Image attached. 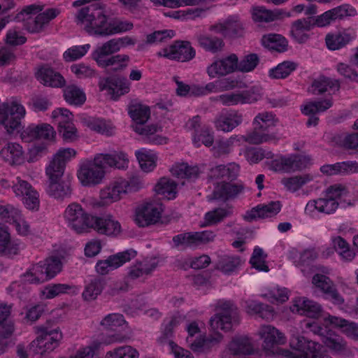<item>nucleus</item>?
<instances>
[{
    "mask_svg": "<svg viewBox=\"0 0 358 358\" xmlns=\"http://www.w3.org/2000/svg\"><path fill=\"white\" fill-rule=\"evenodd\" d=\"M75 22L77 24L83 25L88 34L101 37L128 31L134 27L132 22L113 17L110 10L102 3L79 9Z\"/></svg>",
    "mask_w": 358,
    "mask_h": 358,
    "instance_id": "obj_1",
    "label": "nucleus"
},
{
    "mask_svg": "<svg viewBox=\"0 0 358 358\" xmlns=\"http://www.w3.org/2000/svg\"><path fill=\"white\" fill-rule=\"evenodd\" d=\"M119 46L115 38H112L97 46L92 52V58L101 69L111 68L113 72L122 71L129 65L130 57L128 55L118 54Z\"/></svg>",
    "mask_w": 358,
    "mask_h": 358,
    "instance_id": "obj_2",
    "label": "nucleus"
},
{
    "mask_svg": "<svg viewBox=\"0 0 358 358\" xmlns=\"http://www.w3.org/2000/svg\"><path fill=\"white\" fill-rule=\"evenodd\" d=\"M128 113L131 118L136 123L134 131L143 136L145 143L162 145L166 143V138L156 134L157 127L155 125H144L150 117L149 107L140 103H132L129 106Z\"/></svg>",
    "mask_w": 358,
    "mask_h": 358,
    "instance_id": "obj_3",
    "label": "nucleus"
},
{
    "mask_svg": "<svg viewBox=\"0 0 358 358\" xmlns=\"http://www.w3.org/2000/svg\"><path fill=\"white\" fill-rule=\"evenodd\" d=\"M277 120L271 112L258 113L253 120V130L240 136L238 141L257 145L276 139L275 134H269V129L276 125Z\"/></svg>",
    "mask_w": 358,
    "mask_h": 358,
    "instance_id": "obj_4",
    "label": "nucleus"
},
{
    "mask_svg": "<svg viewBox=\"0 0 358 358\" xmlns=\"http://www.w3.org/2000/svg\"><path fill=\"white\" fill-rule=\"evenodd\" d=\"M52 324L53 322L48 321L46 324L35 327L38 336L29 345L30 352L43 355L53 351L59 345L62 334L59 328L53 327Z\"/></svg>",
    "mask_w": 358,
    "mask_h": 358,
    "instance_id": "obj_5",
    "label": "nucleus"
},
{
    "mask_svg": "<svg viewBox=\"0 0 358 358\" xmlns=\"http://www.w3.org/2000/svg\"><path fill=\"white\" fill-rule=\"evenodd\" d=\"M290 346L296 352L282 350V355L288 358H332L321 350L320 343L304 336L294 337L290 341Z\"/></svg>",
    "mask_w": 358,
    "mask_h": 358,
    "instance_id": "obj_6",
    "label": "nucleus"
},
{
    "mask_svg": "<svg viewBox=\"0 0 358 358\" xmlns=\"http://www.w3.org/2000/svg\"><path fill=\"white\" fill-rule=\"evenodd\" d=\"M62 269V262L58 257L52 256L34 265L25 276L31 284H41L55 277Z\"/></svg>",
    "mask_w": 358,
    "mask_h": 358,
    "instance_id": "obj_7",
    "label": "nucleus"
},
{
    "mask_svg": "<svg viewBox=\"0 0 358 358\" xmlns=\"http://www.w3.org/2000/svg\"><path fill=\"white\" fill-rule=\"evenodd\" d=\"M26 110L17 98H13L10 103H3L0 107V123L8 134L19 131L21 120L24 117Z\"/></svg>",
    "mask_w": 358,
    "mask_h": 358,
    "instance_id": "obj_8",
    "label": "nucleus"
},
{
    "mask_svg": "<svg viewBox=\"0 0 358 358\" xmlns=\"http://www.w3.org/2000/svg\"><path fill=\"white\" fill-rule=\"evenodd\" d=\"M93 216L76 202L68 205L64 212V218L67 226L78 234L83 233L90 229Z\"/></svg>",
    "mask_w": 358,
    "mask_h": 358,
    "instance_id": "obj_9",
    "label": "nucleus"
},
{
    "mask_svg": "<svg viewBox=\"0 0 358 358\" xmlns=\"http://www.w3.org/2000/svg\"><path fill=\"white\" fill-rule=\"evenodd\" d=\"M220 312L216 313L210 320L212 329H220L223 331H230L234 326L240 322L239 313L237 307L230 301L222 303Z\"/></svg>",
    "mask_w": 358,
    "mask_h": 358,
    "instance_id": "obj_10",
    "label": "nucleus"
},
{
    "mask_svg": "<svg viewBox=\"0 0 358 358\" xmlns=\"http://www.w3.org/2000/svg\"><path fill=\"white\" fill-rule=\"evenodd\" d=\"M215 236L212 231L181 233L172 238L173 248L179 250L195 249L201 245L213 241Z\"/></svg>",
    "mask_w": 358,
    "mask_h": 358,
    "instance_id": "obj_11",
    "label": "nucleus"
},
{
    "mask_svg": "<svg viewBox=\"0 0 358 358\" xmlns=\"http://www.w3.org/2000/svg\"><path fill=\"white\" fill-rule=\"evenodd\" d=\"M310 164L308 156L301 155H290L280 156L271 162V169L275 172L291 173L301 171Z\"/></svg>",
    "mask_w": 358,
    "mask_h": 358,
    "instance_id": "obj_12",
    "label": "nucleus"
},
{
    "mask_svg": "<svg viewBox=\"0 0 358 358\" xmlns=\"http://www.w3.org/2000/svg\"><path fill=\"white\" fill-rule=\"evenodd\" d=\"M73 114L66 108H59L52 113V118L58 124V132L66 141L78 138L77 129L72 122Z\"/></svg>",
    "mask_w": 358,
    "mask_h": 358,
    "instance_id": "obj_13",
    "label": "nucleus"
},
{
    "mask_svg": "<svg viewBox=\"0 0 358 358\" xmlns=\"http://www.w3.org/2000/svg\"><path fill=\"white\" fill-rule=\"evenodd\" d=\"M98 86L101 92L106 90L111 99L117 101L130 92L131 83L124 76H115L100 80Z\"/></svg>",
    "mask_w": 358,
    "mask_h": 358,
    "instance_id": "obj_14",
    "label": "nucleus"
},
{
    "mask_svg": "<svg viewBox=\"0 0 358 358\" xmlns=\"http://www.w3.org/2000/svg\"><path fill=\"white\" fill-rule=\"evenodd\" d=\"M61 13L57 8H50L38 13L35 17L29 16L24 21V29L31 34L43 32L48 26L51 20L56 18Z\"/></svg>",
    "mask_w": 358,
    "mask_h": 358,
    "instance_id": "obj_15",
    "label": "nucleus"
},
{
    "mask_svg": "<svg viewBox=\"0 0 358 358\" xmlns=\"http://www.w3.org/2000/svg\"><path fill=\"white\" fill-rule=\"evenodd\" d=\"M195 54V50L189 42L177 41L170 46L162 49L158 55L184 62L192 59Z\"/></svg>",
    "mask_w": 358,
    "mask_h": 358,
    "instance_id": "obj_16",
    "label": "nucleus"
},
{
    "mask_svg": "<svg viewBox=\"0 0 358 358\" xmlns=\"http://www.w3.org/2000/svg\"><path fill=\"white\" fill-rule=\"evenodd\" d=\"M137 255L133 249L110 255L106 259L99 260L96 264V271L100 275H106L134 259Z\"/></svg>",
    "mask_w": 358,
    "mask_h": 358,
    "instance_id": "obj_17",
    "label": "nucleus"
},
{
    "mask_svg": "<svg viewBox=\"0 0 358 358\" xmlns=\"http://www.w3.org/2000/svg\"><path fill=\"white\" fill-rule=\"evenodd\" d=\"M356 38V30L350 27L328 33L325 36V43L329 50H338L346 47Z\"/></svg>",
    "mask_w": 358,
    "mask_h": 358,
    "instance_id": "obj_18",
    "label": "nucleus"
},
{
    "mask_svg": "<svg viewBox=\"0 0 358 358\" xmlns=\"http://www.w3.org/2000/svg\"><path fill=\"white\" fill-rule=\"evenodd\" d=\"M262 338H264L262 347L264 350L272 354L280 353L278 345L285 343L284 334L271 325L262 326L260 330Z\"/></svg>",
    "mask_w": 358,
    "mask_h": 358,
    "instance_id": "obj_19",
    "label": "nucleus"
},
{
    "mask_svg": "<svg viewBox=\"0 0 358 358\" xmlns=\"http://www.w3.org/2000/svg\"><path fill=\"white\" fill-rule=\"evenodd\" d=\"M90 162L104 171L107 166L124 169L128 166L129 159L126 153L119 151L113 154H97L94 160Z\"/></svg>",
    "mask_w": 358,
    "mask_h": 358,
    "instance_id": "obj_20",
    "label": "nucleus"
},
{
    "mask_svg": "<svg viewBox=\"0 0 358 358\" xmlns=\"http://www.w3.org/2000/svg\"><path fill=\"white\" fill-rule=\"evenodd\" d=\"M56 132L49 124H30L20 134L22 140L29 143L34 140L44 139L52 141L55 138Z\"/></svg>",
    "mask_w": 358,
    "mask_h": 358,
    "instance_id": "obj_21",
    "label": "nucleus"
},
{
    "mask_svg": "<svg viewBox=\"0 0 358 358\" xmlns=\"http://www.w3.org/2000/svg\"><path fill=\"white\" fill-rule=\"evenodd\" d=\"M158 264L159 259L156 257H149L142 261H136L129 267L127 277L129 280H135L150 275Z\"/></svg>",
    "mask_w": 358,
    "mask_h": 358,
    "instance_id": "obj_22",
    "label": "nucleus"
},
{
    "mask_svg": "<svg viewBox=\"0 0 358 358\" xmlns=\"http://www.w3.org/2000/svg\"><path fill=\"white\" fill-rule=\"evenodd\" d=\"M312 282L323 292L326 299L330 300L334 304L340 305L344 302L336 285L329 277L317 273L313 277Z\"/></svg>",
    "mask_w": 358,
    "mask_h": 358,
    "instance_id": "obj_23",
    "label": "nucleus"
},
{
    "mask_svg": "<svg viewBox=\"0 0 358 358\" xmlns=\"http://www.w3.org/2000/svg\"><path fill=\"white\" fill-rule=\"evenodd\" d=\"M238 71V57L236 54L215 61L207 68V73L210 78L223 76Z\"/></svg>",
    "mask_w": 358,
    "mask_h": 358,
    "instance_id": "obj_24",
    "label": "nucleus"
},
{
    "mask_svg": "<svg viewBox=\"0 0 358 358\" xmlns=\"http://www.w3.org/2000/svg\"><path fill=\"white\" fill-rule=\"evenodd\" d=\"M23 248L24 244L18 239L12 238L7 227L0 231V257L13 259Z\"/></svg>",
    "mask_w": 358,
    "mask_h": 358,
    "instance_id": "obj_25",
    "label": "nucleus"
},
{
    "mask_svg": "<svg viewBox=\"0 0 358 358\" xmlns=\"http://www.w3.org/2000/svg\"><path fill=\"white\" fill-rule=\"evenodd\" d=\"M313 29L311 21L308 17L297 19L290 24L289 36L296 43L304 44L310 37Z\"/></svg>",
    "mask_w": 358,
    "mask_h": 358,
    "instance_id": "obj_26",
    "label": "nucleus"
},
{
    "mask_svg": "<svg viewBox=\"0 0 358 358\" xmlns=\"http://www.w3.org/2000/svg\"><path fill=\"white\" fill-rule=\"evenodd\" d=\"M160 217L159 208L154 203H147L136 209L135 222L138 226L145 227L156 223Z\"/></svg>",
    "mask_w": 358,
    "mask_h": 358,
    "instance_id": "obj_27",
    "label": "nucleus"
},
{
    "mask_svg": "<svg viewBox=\"0 0 358 358\" xmlns=\"http://www.w3.org/2000/svg\"><path fill=\"white\" fill-rule=\"evenodd\" d=\"M76 155V151L73 148L60 149L46 169V174L52 176H62L66 162L74 157Z\"/></svg>",
    "mask_w": 358,
    "mask_h": 358,
    "instance_id": "obj_28",
    "label": "nucleus"
},
{
    "mask_svg": "<svg viewBox=\"0 0 358 358\" xmlns=\"http://www.w3.org/2000/svg\"><path fill=\"white\" fill-rule=\"evenodd\" d=\"M243 120L242 113L237 110L222 111L215 119V127L224 132L231 131L239 126Z\"/></svg>",
    "mask_w": 358,
    "mask_h": 358,
    "instance_id": "obj_29",
    "label": "nucleus"
},
{
    "mask_svg": "<svg viewBox=\"0 0 358 358\" xmlns=\"http://www.w3.org/2000/svg\"><path fill=\"white\" fill-rule=\"evenodd\" d=\"M244 190L242 183H231L226 181L217 182L213 192V199L226 201L234 199Z\"/></svg>",
    "mask_w": 358,
    "mask_h": 358,
    "instance_id": "obj_30",
    "label": "nucleus"
},
{
    "mask_svg": "<svg viewBox=\"0 0 358 358\" xmlns=\"http://www.w3.org/2000/svg\"><path fill=\"white\" fill-rule=\"evenodd\" d=\"M104 173V171L88 162L80 166L78 171V178L83 185L92 186L99 184Z\"/></svg>",
    "mask_w": 358,
    "mask_h": 358,
    "instance_id": "obj_31",
    "label": "nucleus"
},
{
    "mask_svg": "<svg viewBox=\"0 0 358 358\" xmlns=\"http://www.w3.org/2000/svg\"><path fill=\"white\" fill-rule=\"evenodd\" d=\"M36 79L43 85L50 87H62L66 85L64 78L52 68L44 65L36 73Z\"/></svg>",
    "mask_w": 358,
    "mask_h": 358,
    "instance_id": "obj_32",
    "label": "nucleus"
},
{
    "mask_svg": "<svg viewBox=\"0 0 358 358\" xmlns=\"http://www.w3.org/2000/svg\"><path fill=\"white\" fill-rule=\"evenodd\" d=\"M90 229H93L99 234L107 236L117 235L120 232L121 226L118 221L111 215L104 217L93 216Z\"/></svg>",
    "mask_w": 358,
    "mask_h": 358,
    "instance_id": "obj_33",
    "label": "nucleus"
},
{
    "mask_svg": "<svg viewBox=\"0 0 358 358\" xmlns=\"http://www.w3.org/2000/svg\"><path fill=\"white\" fill-rule=\"evenodd\" d=\"M49 177V184L47 187V193L57 199L64 200L69 198L72 193L71 183L69 180H59L62 176H50Z\"/></svg>",
    "mask_w": 358,
    "mask_h": 358,
    "instance_id": "obj_34",
    "label": "nucleus"
},
{
    "mask_svg": "<svg viewBox=\"0 0 358 358\" xmlns=\"http://www.w3.org/2000/svg\"><path fill=\"white\" fill-rule=\"evenodd\" d=\"M332 105V99H327L317 101H311L304 106L301 109L302 113L309 116L306 125L308 127H315L317 125L319 117L316 116V114L326 111L327 109L331 108Z\"/></svg>",
    "mask_w": 358,
    "mask_h": 358,
    "instance_id": "obj_35",
    "label": "nucleus"
},
{
    "mask_svg": "<svg viewBox=\"0 0 358 358\" xmlns=\"http://www.w3.org/2000/svg\"><path fill=\"white\" fill-rule=\"evenodd\" d=\"M281 210L280 201H271L268 204H259L248 211L244 219L251 222L256 218H266L276 215Z\"/></svg>",
    "mask_w": 358,
    "mask_h": 358,
    "instance_id": "obj_36",
    "label": "nucleus"
},
{
    "mask_svg": "<svg viewBox=\"0 0 358 358\" xmlns=\"http://www.w3.org/2000/svg\"><path fill=\"white\" fill-rule=\"evenodd\" d=\"M291 15L283 9L275 8L274 10L266 9L265 6H257L252 10V19L258 22H271L285 17H289Z\"/></svg>",
    "mask_w": 358,
    "mask_h": 358,
    "instance_id": "obj_37",
    "label": "nucleus"
},
{
    "mask_svg": "<svg viewBox=\"0 0 358 358\" xmlns=\"http://www.w3.org/2000/svg\"><path fill=\"white\" fill-rule=\"evenodd\" d=\"M125 183L119 178L110 183L108 187L101 189L100 198L103 204H109L119 201L123 194H126Z\"/></svg>",
    "mask_w": 358,
    "mask_h": 358,
    "instance_id": "obj_38",
    "label": "nucleus"
},
{
    "mask_svg": "<svg viewBox=\"0 0 358 358\" xmlns=\"http://www.w3.org/2000/svg\"><path fill=\"white\" fill-rule=\"evenodd\" d=\"M240 167L236 163H229L227 165H218L210 171V177L212 179H220L222 181L236 180L239 174Z\"/></svg>",
    "mask_w": 358,
    "mask_h": 358,
    "instance_id": "obj_39",
    "label": "nucleus"
},
{
    "mask_svg": "<svg viewBox=\"0 0 358 358\" xmlns=\"http://www.w3.org/2000/svg\"><path fill=\"white\" fill-rule=\"evenodd\" d=\"M292 310L297 311L310 317H318L322 312L321 306L306 298H299L294 301Z\"/></svg>",
    "mask_w": 358,
    "mask_h": 358,
    "instance_id": "obj_40",
    "label": "nucleus"
},
{
    "mask_svg": "<svg viewBox=\"0 0 358 358\" xmlns=\"http://www.w3.org/2000/svg\"><path fill=\"white\" fill-rule=\"evenodd\" d=\"M262 45L272 51L285 52L288 50V41L281 34H268L262 36Z\"/></svg>",
    "mask_w": 358,
    "mask_h": 358,
    "instance_id": "obj_41",
    "label": "nucleus"
},
{
    "mask_svg": "<svg viewBox=\"0 0 358 358\" xmlns=\"http://www.w3.org/2000/svg\"><path fill=\"white\" fill-rule=\"evenodd\" d=\"M12 306L6 303H0V338H10L14 331L13 321L9 320Z\"/></svg>",
    "mask_w": 358,
    "mask_h": 358,
    "instance_id": "obj_42",
    "label": "nucleus"
},
{
    "mask_svg": "<svg viewBox=\"0 0 358 358\" xmlns=\"http://www.w3.org/2000/svg\"><path fill=\"white\" fill-rule=\"evenodd\" d=\"M326 323H329L334 327H338L349 338L358 340V324L333 315H329L325 319Z\"/></svg>",
    "mask_w": 358,
    "mask_h": 358,
    "instance_id": "obj_43",
    "label": "nucleus"
},
{
    "mask_svg": "<svg viewBox=\"0 0 358 358\" xmlns=\"http://www.w3.org/2000/svg\"><path fill=\"white\" fill-rule=\"evenodd\" d=\"M340 81L337 79L321 76L315 79L311 85L312 92L314 94H322L326 92L328 89L334 92L340 90Z\"/></svg>",
    "mask_w": 358,
    "mask_h": 358,
    "instance_id": "obj_44",
    "label": "nucleus"
},
{
    "mask_svg": "<svg viewBox=\"0 0 358 358\" xmlns=\"http://www.w3.org/2000/svg\"><path fill=\"white\" fill-rule=\"evenodd\" d=\"M245 308L248 313L255 314L266 320H273L275 315L272 306L257 301H245Z\"/></svg>",
    "mask_w": 358,
    "mask_h": 358,
    "instance_id": "obj_45",
    "label": "nucleus"
},
{
    "mask_svg": "<svg viewBox=\"0 0 358 358\" xmlns=\"http://www.w3.org/2000/svg\"><path fill=\"white\" fill-rule=\"evenodd\" d=\"M229 350L234 355H251L254 352V346L249 337L239 336L234 338L231 341Z\"/></svg>",
    "mask_w": 358,
    "mask_h": 358,
    "instance_id": "obj_46",
    "label": "nucleus"
},
{
    "mask_svg": "<svg viewBox=\"0 0 358 358\" xmlns=\"http://www.w3.org/2000/svg\"><path fill=\"white\" fill-rule=\"evenodd\" d=\"M1 156L11 164H19L23 161V151L22 146L15 143H9L2 148Z\"/></svg>",
    "mask_w": 358,
    "mask_h": 358,
    "instance_id": "obj_47",
    "label": "nucleus"
},
{
    "mask_svg": "<svg viewBox=\"0 0 358 358\" xmlns=\"http://www.w3.org/2000/svg\"><path fill=\"white\" fill-rule=\"evenodd\" d=\"M199 45L206 51L216 53L222 50L224 42L222 38L212 34H201L197 36Z\"/></svg>",
    "mask_w": 358,
    "mask_h": 358,
    "instance_id": "obj_48",
    "label": "nucleus"
},
{
    "mask_svg": "<svg viewBox=\"0 0 358 358\" xmlns=\"http://www.w3.org/2000/svg\"><path fill=\"white\" fill-rule=\"evenodd\" d=\"M177 183L172 179L161 178L155 187L157 194L162 195L169 200L173 199L177 194Z\"/></svg>",
    "mask_w": 358,
    "mask_h": 358,
    "instance_id": "obj_49",
    "label": "nucleus"
},
{
    "mask_svg": "<svg viewBox=\"0 0 358 358\" xmlns=\"http://www.w3.org/2000/svg\"><path fill=\"white\" fill-rule=\"evenodd\" d=\"M105 282L100 278H94L87 283L83 292L82 296L86 301H91L97 298L102 292Z\"/></svg>",
    "mask_w": 358,
    "mask_h": 358,
    "instance_id": "obj_50",
    "label": "nucleus"
},
{
    "mask_svg": "<svg viewBox=\"0 0 358 358\" xmlns=\"http://www.w3.org/2000/svg\"><path fill=\"white\" fill-rule=\"evenodd\" d=\"M64 97L67 103L74 106H82L86 101L84 91L75 85L66 87L64 90Z\"/></svg>",
    "mask_w": 358,
    "mask_h": 358,
    "instance_id": "obj_51",
    "label": "nucleus"
},
{
    "mask_svg": "<svg viewBox=\"0 0 358 358\" xmlns=\"http://www.w3.org/2000/svg\"><path fill=\"white\" fill-rule=\"evenodd\" d=\"M241 261L237 256L220 255L216 264V268L226 274L234 272L240 265Z\"/></svg>",
    "mask_w": 358,
    "mask_h": 358,
    "instance_id": "obj_52",
    "label": "nucleus"
},
{
    "mask_svg": "<svg viewBox=\"0 0 358 358\" xmlns=\"http://www.w3.org/2000/svg\"><path fill=\"white\" fill-rule=\"evenodd\" d=\"M296 67V63L291 61H285L275 68L270 69L268 76L273 79H284L289 76Z\"/></svg>",
    "mask_w": 358,
    "mask_h": 358,
    "instance_id": "obj_53",
    "label": "nucleus"
},
{
    "mask_svg": "<svg viewBox=\"0 0 358 358\" xmlns=\"http://www.w3.org/2000/svg\"><path fill=\"white\" fill-rule=\"evenodd\" d=\"M141 169L144 172H150L156 166L157 156L145 150H137L135 152Z\"/></svg>",
    "mask_w": 358,
    "mask_h": 358,
    "instance_id": "obj_54",
    "label": "nucleus"
},
{
    "mask_svg": "<svg viewBox=\"0 0 358 358\" xmlns=\"http://www.w3.org/2000/svg\"><path fill=\"white\" fill-rule=\"evenodd\" d=\"M322 341L327 347L335 352H342L346 348V342L331 329H329Z\"/></svg>",
    "mask_w": 358,
    "mask_h": 358,
    "instance_id": "obj_55",
    "label": "nucleus"
},
{
    "mask_svg": "<svg viewBox=\"0 0 358 358\" xmlns=\"http://www.w3.org/2000/svg\"><path fill=\"white\" fill-rule=\"evenodd\" d=\"M173 176L181 178L194 179L199 176V168L190 166L187 164H180L173 166L171 170Z\"/></svg>",
    "mask_w": 358,
    "mask_h": 358,
    "instance_id": "obj_56",
    "label": "nucleus"
},
{
    "mask_svg": "<svg viewBox=\"0 0 358 358\" xmlns=\"http://www.w3.org/2000/svg\"><path fill=\"white\" fill-rule=\"evenodd\" d=\"M75 287L69 284H50L47 285L42 291L45 299H53L60 294L71 292Z\"/></svg>",
    "mask_w": 358,
    "mask_h": 358,
    "instance_id": "obj_57",
    "label": "nucleus"
},
{
    "mask_svg": "<svg viewBox=\"0 0 358 358\" xmlns=\"http://www.w3.org/2000/svg\"><path fill=\"white\" fill-rule=\"evenodd\" d=\"M192 136L193 143L197 148L202 144L206 147H210L214 143L213 132L206 125L203 126V130L199 133H193Z\"/></svg>",
    "mask_w": 358,
    "mask_h": 358,
    "instance_id": "obj_58",
    "label": "nucleus"
},
{
    "mask_svg": "<svg viewBox=\"0 0 358 358\" xmlns=\"http://www.w3.org/2000/svg\"><path fill=\"white\" fill-rule=\"evenodd\" d=\"M231 211L224 208H217L204 215L205 226L217 224L231 215Z\"/></svg>",
    "mask_w": 358,
    "mask_h": 358,
    "instance_id": "obj_59",
    "label": "nucleus"
},
{
    "mask_svg": "<svg viewBox=\"0 0 358 358\" xmlns=\"http://www.w3.org/2000/svg\"><path fill=\"white\" fill-rule=\"evenodd\" d=\"M139 353L130 345L115 348L106 352L105 358H138Z\"/></svg>",
    "mask_w": 358,
    "mask_h": 358,
    "instance_id": "obj_60",
    "label": "nucleus"
},
{
    "mask_svg": "<svg viewBox=\"0 0 358 358\" xmlns=\"http://www.w3.org/2000/svg\"><path fill=\"white\" fill-rule=\"evenodd\" d=\"M224 24L227 37L236 38L242 36L243 27L237 16H229L224 21Z\"/></svg>",
    "mask_w": 358,
    "mask_h": 358,
    "instance_id": "obj_61",
    "label": "nucleus"
},
{
    "mask_svg": "<svg viewBox=\"0 0 358 358\" xmlns=\"http://www.w3.org/2000/svg\"><path fill=\"white\" fill-rule=\"evenodd\" d=\"M334 22L344 20L357 15L356 9L348 3H343L331 9Z\"/></svg>",
    "mask_w": 358,
    "mask_h": 358,
    "instance_id": "obj_62",
    "label": "nucleus"
},
{
    "mask_svg": "<svg viewBox=\"0 0 358 358\" xmlns=\"http://www.w3.org/2000/svg\"><path fill=\"white\" fill-rule=\"evenodd\" d=\"M267 255L264 254L263 250L256 247L250 259L252 266L259 271L267 272L269 271L268 266L266 264V259Z\"/></svg>",
    "mask_w": 358,
    "mask_h": 358,
    "instance_id": "obj_63",
    "label": "nucleus"
},
{
    "mask_svg": "<svg viewBox=\"0 0 358 358\" xmlns=\"http://www.w3.org/2000/svg\"><path fill=\"white\" fill-rule=\"evenodd\" d=\"M87 125L90 129L106 136H111L114 133V127L101 119L90 118Z\"/></svg>",
    "mask_w": 358,
    "mask_h": 358,
    "instance_id": "obj_64",
    "label": "nucleus"
}]
</instances>
